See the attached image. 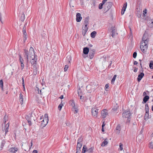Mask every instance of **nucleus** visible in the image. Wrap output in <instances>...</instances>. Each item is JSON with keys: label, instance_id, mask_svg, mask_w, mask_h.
I'll return each mask as SVG.
<instances>
[{"label": "nucleus", "instance_id": "nucleus-1", "mask_svg": "<svg viewBox=\"0 0 153 153\" xmlns=\"http://www.w3.org/2000/svg\"><path fill=\"white\" fill-rule=\"evenodd\" d=\"M142 42L140 45V48L143 53L145 52L147 49L149 39L144 33L142 39Z\"/></svg>", "mask_w": 153, "mask_h": 153}, {"label": "nucleus", "instance_id": "nucleus-2", "mask_svg": "<svg viewBox=\"0 0 153 153\" xmlns=\"http://www.w3.org/2000/svg\"><path fill=\"white\" fill-rule=\"evenodd\" d=\"M34 55H35L34 49L32 47L30 48L29 51L26 49L24 50V56L25 58V59H26L27 61V63L26 64V65H27L29 57L30 58H31Z\"/></svg>", "mask_w": 153, "mask_h": 153}, {"label": "nucleus", "instance_id": "nucleus-3", "mask_svg": "<svg viewBox=\"0 0 153 153\" xmlns=\"http://www.w3.org/2000/svg\"><path fill=\"white\" fill-rule=\"evenodd\" d=\"M8 120V117L5 115L3 119V126L2 127V130L3 131H5V134H7L8 131V130L9 129V122H8L6 124V122Z\"/></svg>", "mask_w": 153, "mask_h": 153}, {"label": "nucleus", "instance_id": "nucleus-4", "mask_svg": "<svg viewBox=\"0 0 153 153\" xmlns=\"http://www.w3.org/2000/svg\"><path fill=\"white\" fill-rule=\"evenodd\" d=\"M48 114H45L44 118L43 120L41 121V127H45L46 125L47 124L48 121Z\"/></svg>", "mask_w": 153, "mask_h": 153}, {"label": "nucleus", "instance_id": "nucleus-5", "mask_svg": "<svg viewBox=\"0 0 153 153\" xmlns=\"http://www.w3.org/2000/svg\"><path fill=\"white\" fill-rule=\"evenodd\" d=\"M99 109L96 108H93L91 109V113L93 117L94 118H97L98 116Z\"/></svg>", "mask_w": 153, "mask_h": 153}, {"label": "nucleus", "instance_id": "nucleus-6", "mask_svg": "<svg viewBox=\"0 0 153 153\" xmlns=\"http://www.w3.org/2000/svg\"><path fill=\"white\" fill-rule=\"evenodd\" d=\"M122 114L123 117L126 118H129L131 115V113L129 110H127L124 111Z\"/></svg>", "mask_w": 153, "mask_h": 153}, {"label": "nucleus", "instance_id": "nucleus-7", "mask_svg": "<svg viewBox=\"0 0 153 153\" xmlns=\"http://www.w3.org/2000/svg\"><path fill=\"white\" fill-rule=\"evenodd\" d=\"M37 56L36 55H35L31 58V60L30 61V62L32 65H36V61L37 60Z\"/></svg>", "mask_w": 153, "mask_h": 153}, {"label": "nucleus", "instance_id": "nucleus-8", "mask_svg": "<svg viewBox=\"0 0 153 153\" xmlns=\"http://www.w3.org/2000/svg\"><path fill=\"white\" fill-rule=\"evenodd\" d=\"M101 114L102 117L105 118L108 114V111L107 110L104 109L101 111Z\"/></svg>", "mask_w": 153, "mask_h": 153}, {"label": "nucleus", "instance_id": "nucleus-9", "mask_svg": "<svg viewBox=\"0 0 153 153\" xmlns=\"http://www.w3.org/2000/svg\"><path fill=\"white\" fill-rule=\"evenodd\" d=\"M88 29V28L87 27L82 26V34L83 36H85L86 33H87Z\"/></svg>", "mask_w": 153, "mask_h": 153}, {"label": "nucleus", "instance_id": "nucleus-10", "mask_svg": "<svg viewBox=\"0 0 153 153\" xmlns=\"http://www.w3.org/2000/svg\"><path fill=\"white\" fill-rule=\"evenodd\" d=\"M95 53V50L94 49L90 50L88 56L89 58L92 59L94 57V55Z\"/></svg>", "mask_w": 153, "mask_h": 153}, {"label": "nucleus", "instance_id": "nucleus-11", "mask_svg": "<svg viewBox=\"0 0 153 153\" xmlns=\"http://www.w3.org/2000/svg\"><path fill=\"white\" fill-rule=\"evenodd\" d=\"M82 19L81 14L79 13H77L76 14V21L77 22H80Z\"/></svg>", "mask_w": 153, "mask_h": 153}, {"label": "nucleus", "instance_id": "nucleus-12", "mask_svg": "<svg viewBox=\"0 0 153 153\" xmlns=\"http://www.w3.org/2000/svg\"><path fill=\"white\" fill-rule=\"evenodd\" d=\"M113 4L112 2H107L105 4V7H107V10H108L112 7Z\"/></svg>", "mask_w": 153, "mask_h": 153}, {"label": "nucleus", "instance_id": "nucleus-13", "mask_svg": "<svg viewBox=\"0 0 153 153\" xmlns=\"http://www.w3.org/2000/svg\"><path fill=\"white\" fill-rule=\"evenodd\" d=\"M144 75V74L143 72L141 73L140 74L138 75L137 78V81L138 82L140 81L143 78Z\"/></svg>", "mask_w": 153, "mask_h": 153}, {"label": "nucleus", "instance_id": "nucleus-14", "mask_svg": "<svg viewBox=\"0 0 153 153\" xmlns=\"http://www.w3.org/2000/svg\"><path fill=\"white\" fill-rule=\"evenodd\" d=\"M89 17H86L84 20V24L85 27H87L89 23Z\"/></svg>", "mask_w": 153, "mask_h": 153}, {"label": "nucleus", "instance_id": "nucleus-15", "mask_svg": "<svg viewBox=\"0 0 153 153\" xmlns=\"http://www.w3.org/2000/svg\"><path fill=\"white\" fill-rule=\"evenodd\" d=\"M19 102L20 104L22 105L23 103V95L22 93H20L19 95Z\"/></svg>", "mask_w": 153, "mask_h": 153}, {"label": "nucleus", "instance_id": "nucleus-16", "mask_svg": "<svg viewBox=\"0 0 153 153\" xmlns=\"http://www.w3.org/2000/svg\"><path fill=\"white\" fill-rule=\"evenodd\" d=\"M111 29H112L111 33L112 34L111 35L112 37L113 38L115 35L116 30L115 28L113 27H111Z\"/></svg>", "mask_w": 153, "mask_h": 153}, {"label": "nucleus", "instance_id": "nucleus-17", "mask_svg": "<svg viewBox=\"0 0 153 153\" xmlns=\"http://www.w3.org/2000/svg\"><path fill=\"white\" fill-rule=\"evenodd\" d=\"M89 51V49L87 47L84 48L83 49V53L85 54H87Z\"/></svg>", "mask_w": 153, "mask_h": 153}, {"label": "nucleus", "instance_id": "nucleus-18", "mask_svg": "<svg viewBox=\"0 0 153 153\" xmlns=\"http://www.w3.org/2000/svg\"><path fill=\"white\" fill-rule=\"evenodd\" d=\"M71 60V56L70 55H69L66 57L65 61L67 64H69Z\"/></svg>", "mask_w": 153, "mask_h": 153}, {"label": "nucleus", "instance_id": "nucleus-19", "mask_svg": "<svg viewBox=\"0 0 153 153\" xmlns=\"http://www.w3.org/2000/svg\"><path fill=\"white\" fill-rule=\"evenodd\" d=\"M22 32L23 33V36L24 38V41H25L27 39L26 36L27 35L26 30H23Z\"/></svg>", "mask_w": 153, "mask_h": 153}, {"label": "nucleus", "instance_id": "nucleus-20", "mask_svg": "<svg viewBox=\"0 0 153 153\" xmlns=\"http://www.w3.org/2000/svg\"><path fill=\"white\" fill-rule=\"evenodd\" d=\"M17 150V148H11L9 149L10 152L13 153L16 152Z\"/></svg>", "mask_w": 153, "mask_h": 153}, {"label": "nucleus", "instance_id": "nucleus-21", "mask_svg": "<svg viewBox=\"0 0 153 153\" xmlns=\"http://www.w3.org/2000/svg\"><path fill=\"white\" fill-rule=\"evenodd\" d=\"M149 99V97L148 96H146L143 98V103H146Z\"/></svg>", "mask_w": 153, "mask_h": 153}, {"label": "nucleus", "instance_id": "nucleus-22", "mask_svg": "<svg viewBox=\"0 0 153 153\" xmlns=\"http://www.w3.org/2000/svg\"><path fill=\"white\" fill-rule=\"evenodd\" d=\"M94 147H92L87 149V152H88V153H93V150L94 149Z\"/></svg>", "mask_w": 153, "mask_h": 153}, {"label": "nucleus", "instance_id": "nucleus-23", "mask_svg": "<svg viewBox=\"0 0 153 153\" xmlns=\"http://www.w3.org/2000/svg\"><path fill=\"white\" fill-rule=\"evenodd\" d=\"M35 90L36 92L38 94H40V95H42V92L41 90H39V88L38 87H36L35 89Z\"/></svg>", "mask_w": 153, "mask_h": 153}, {"label": "nucleus", "instance_id": "nucleus-24", "mask_svg": "<svg viewBox=\"0 0 153 153\" xmlns=\"http://www.w3.org/2000/svg\"><path fill=\"white\" fill-rule=\"evenodd\" d=\"M96 34V32L95 31H94L91 33V36L92 38H94L95 37Z\"/></svg>", "mask_w": 153, "mask_h": 153}, {"label": "nucleus", "instance_id": "nucleus-25", "mask_svg": "<svg viewBox=\"0 0 153 153\" xmlns=\"http://www.w3.org/2000/svg\"><path fill=\"white\" fill-rule=\"evenodd\" d=\"M107 139L106 138L105 140L102 143V144H101V146H104L105 145L107 144L108 142L106 140Z\"/></svg>", "mask_w": 153, "mask_h": 153}, {"label": "nucleus", "instance_id": "nucleus-26", "mask_svg": "<svg viewBox=\"0 0 153 153\" xmlns=\"http://www.w3.org/2000/svg\"><path fill=\"white\" fill-rule=\"evenodd\" d=\"M69 103L70 105H71L73 107H74L75 106V105L74 102V101L73 100H71L69 101Z\"/></svg>", "mask_w": 153, "mask_h": 153}, {"label": "nucleus", "instance_id": "nucleus-27", "mask_svg": "<svg viewBox=\"0 0 153 153\" xmlns=\"http://www.w3.org/2000/svg\"><path fill=\"white\" fill-rule=\"evenodd\" d=\"M149 116V111L146 112V114L145 115L144 117V119L145 120H147L148 119Z\"/></svg>", "mask_w": 153, "mask_h": 153}, {"label": "nucleus", "instance_id": "nucleus-28", "mask_svg": "<svg viewBox=\"0 0 153 153\" xmlns=\"http://www.w3.org/2000/svg\"><path fill=\"white\" fill-rule=\"evenodd\" d=\"M87 149L88 148L86 147V146L85 145H84L82 149V152L83 153H85L87 152Z\"/></svg>", "mask_w": 153, "mask_h": 153}, {"label": "nucleus", "instance_id": "nucleus-29", "mask_svg": "<svg viewBox=\"0 0 153 153\" xmlns=\"http://www.w3.org/2000/svg\"><path fill=\"white\" fill-rule=\"evenodd\" d=\"M117 77V75H114L113 78H112L111 81V83L112 84H114V81H115L116 78Z\"/></svg>", "mask_w": 153, "mask_h": 153}, {"label": "nucleus", "instance_id": "nucleus-30", "mask_svg": "<svg viewBox=\"0 0 153 153\" xmlns=\"http://www.w3.org/2000/svg\"><path fill=\"white\" fill-rule=\"evenodd\" d=\"M5 143V142L4 140H2L1 143L0 147L1 149V150L2 149L3 147H4V144Z\"/></svg>", "mask_w": 153, "mask_h": 153}, {"label": "nucleus", "instance_id": "nucleus-31", "mask_svg": "<svg viewBox=\"0 0 153 153\" xmlns=\"http://www.w3.org/2000/svg\"><path fill=\"white\" fill-rule=\"evenodd\" d=\"M25 19V16L24 13L22 14L21 17V20L23 22Z\"/></svg>", "mask_w": 153, "mask_h": 153}, {"label": "nucleus", "instance_id": "nucleus-32", "mask_svg": "<svg viewBox=\"0 0 153 153\" xmlns=\"http://www.w3.org/2000/svg\"><path fill=\"white\" fill-rule=\"evenodd\" d=\"M3 82L2 79L0 80V86L2 89V90H3Z\"/></svg>", "mask_w": 153, "mask_h": 153}, {"label": "nucleus", "instance_id": "nucleus-33", "mask_svg": "<svg viewBox=\"0 0 153 153\" xmlns=\"http://www.w3.org/2000/svg\"><path fill=\"white\" fill-rule=\"evenodd\" d=\"M127 6V3L126 2L124 4L123 7L122 8V10H123L124 11H125L126 8Z\"/></svg>", "mask_w": 153, "mask_h": 153}, {"label": "nucleus", "instance_id": "nucleus-34", "mask_svg": "<svg viewBox=\"0 0 153 153\" xmlns=\"http://www.w3.org/2000/svg\"><path fill=\"white\" fill-rule=\"evenodd\" d=\"M82 146V143L77 142L76 148H81Z\"/></svg>", "mask_w": 153, "mask_h": 153}, {"label": "nucleus", "instance_id": "nucleus-35", "mask_svg": "<svg viewBox=\"0 0 153 153\" xmlns=\"http://www.w3.org/2000/svg\"><path fill=\"white\" fill-rule=\"evenodd\" d=\"M149 66L151 69L153 68V61H152L149 63Z\"/></svg>", "mask_w": 153, "mask_h": 153}, {"label": "nucleus", "instance_id": "nucleus-36", "mask_svg": "<svg viewBox=\"0 0 153 153\" xmlns=\"http://www.w3.org/2000/svg\"><path fill=\"white\" fill-rule=\"evenodd\" d=\"M137 16L138 18L141 17V12H140V11L138 12L137 11Z\"/></svg>", "mask_w": 153, "mask_h": 153}, {"label": "nucleus", "instance_id": "nucleus-37", "mask_svg": "<svg viewBox=\"0 0 153 153\" xmlns=\"http://www.w3.org/2000/svg\"><path fill=\"white\" fill-rule=\"evenodd\" d=\"M19 62L20 63H21L22 62H24V60L22 58V57L21 56V55H19Z\"/></svg>", "mask_w": 153, "mask_h": 153}, {"label": "nucleus", "instance_id": "nucleus-38", "mask_svg": "<svg viewBox=\"0 0 153 153\" xmlns=\"http://www.w3.org/2000/svg\"><path fill=\"white\" fill-rule=\"evenodd\" d=\"M63 104L61 103L58 106V108L59 110L60 111L62 108V106H63Z\"/></svg>", "mask_w": 153, "mask_h": 153}, {"label": "nucleus", "instance_id": "nucleus-39", "mask_svg": "<svg viewBox=\"0 0 153 153\" xmlns=\"http://www.w3.org/2000/svg\"><path fill=\"white\" fill-rule=\"evenodd\" d=\"M145 110L146 112L149 111V106L147 104H146L145 105Z\"/></svg>", "mask_w": 153, "mask_h": 153}, {"label": "nucleus", "instance_id": "nucleus-40", "mask_svg": "<svg viewBox=\"0 0 153 153\" xmlns=\"http://www.w3.org/2000/svg\"><path fill=\"white\" fill-rule=\"evenodd\" d=\"M149 147L150 149H153V143L150 142L149 143Z\"/></svg>", "mask_w": 153, "mask_h": 153}, {"label": "nucleus", "instance_id": "nucleus-41", "mask_svg": "<svg viewBox=\"0 0 153 153\" xmlns=\"http://www.w3.org/2000/svg\"><path fill=\"white\" fill-rule=\"evenodd\" d=\"M83 140V138L82 137H80L78 140L77 142L81 143Z\"/></svg>", "mask_w": 153, "mask_h": 153}, {"label": "nucleus", "instance_id": "nucleus-42", "mask_svg": "<svg viewBox=\"0 0 153 153\" xmlns=\"http://www.w3.org/2000/svg\"><path fill=\"white\" fill-rule=\"evenodd\" d=\"M74 111H75V112H74V114L77 113L78 112V109H77V108L75 107V106L73 108Z\"/></svg>", "mask_w": 153, "mask_h": 153}, {"label": "nucleus", "instance_id": "nucleus-43", "mask_svg": "<svg viewBox=\"0 0 153 153\" xmlns=\"http://www.w3.org/2000/svg\"><path fill=\"white\" fill-rule=\"evenodd\" d=\"M21 64V69L22 70L24 68V62H22L21 63H20Z\"/></svg>", "mask_w": 153, "mask_h": 153}, {"label": "nucleus", "instance_id": "nucleus-44", "mask_svg": "<svg viewBox=\"0 0 153 153\" xmlns=\"http://www.w3.org/2000/svg\"><path fill=\"white\" fill-rule=\"evenodd\" d=\"M81 148H76V153H80L81 152Z\"/></svg>", "mask_w": 153, "mask_h": 153}, {"label": "nucleus", "instance_id": "nucleus-45", "mask_svg": "<svg viewBox=\"0 0 153 153\" xmlns=\"http://www.w3.org/2000/svg\"><path fill=\"white\" fill-rule=\"evenodd\" d=\"M116 129L119 131L120 129V126L119 125H117L116 128Z\"/></svg>", "mask_w": 153, "mask_h": 153}, {"label": "nucleus", "instance_id": "nucleus-46", "mask_svg": "<svg viewBox=\"0 0 153 153\" xmlns=\"http://www.w3.org/2000/svg\"><path fill=\"white\" fill-rule=\"evenodd\" d=\"M137 56V53L136 52H134L133 54V57L134 58H135Z\"/></svg>", "mask_w": 153, "mask_h": 153}, {"label": "nucleus", "instance_id": "nucleus-47", "mask_svg": "<svg viewBox=\"0 0 153 153\" xmlns=\"http://www.w3.org/2000/svg\"><path fill=\"white\" fill-rule=\"evenodd\" d=\"M68 68V66L67 65H65L64 68V71H66Z\"/></svg>", "mask_w": 153, "mask_h": 153}, {"label": "nucleus", "instance_id": "nucleus-48", "mask_svg": "<svg viewBox=\"0 0 153 153\" xmlns=\"http://www.w3.org/2000/svg\"><path fill=\"white\" fill-rule=\"evenodd\" d=\"M25 118L27 121H28V120H30V118L29 116L27 115L25 117Z\"/></svg>", "mask_w": 153, "mask_h": 153}, {"label": "nucleus", "instance_id": "nucleus-49", "mask_svg": "<svg viewBox=\"0 0 153 153\" xmlns=\"http://www.w3.org/2000/svg\"><path fill=\"white\" fill-rule=\"evenodd\" d=\"M103 5L101 3H100L99 6V8L100 9H102V6Z\"/></svg>", "mask_w": 153, "mask_h": 153}, {"label": "nucleus", "instance_id": "nucleus-50", "mask_svg": "<svg viewBox=\"0 0 153 153\" xmlns=\"http://www.w3.org/2000/svg\"><path fill=\"white\" fill-rule=\"evenodd\" d=\"M123 144L122 143H120V144H119V146H120V150L121 151H122L123 149Z\"/></svg>", "mask_w": 153, "mask_h": 153}, {"label": "nucleus", "instance_id": "nucleus-51", "mask_svg": "<svg viewBox=\"0 0 153 153\" xmlns=\"http://www.w3.org/2000/svg\"><path fill=\"white\" fill-rule=\"evenodd\" d=\"M127 119L126 120V123H128L130 122V117L128 118H127Z\"/></svg>", "mask_w": 153, "mask_h": 153}, {"label": "nucleus", "instance_id": "nucleus-52", "mask_svg": "<svg viewBox=\"0 0 153 153\" xmlns=\"http://www.w3.org/2000/svg\"><path fill=\"white\" fill-rule=\"evenodd\" d=\"M92 4H93L94 6L95 7L96 5V1L94 0H93L92 1Z\"/></svg>", "mask_w": 153, "mask_h": 153}, {"label": "nucleus", "instance_id": "nucleus-53", "mask_svg": "<svg viewBox=\"0 0 153 153\" xmlns=\"http://www.w3.org/2000/svg\"><path fill=\"white\" fill-rule=\"evenodd\" d=\"M27 122L28 123V124L30 126L32 125V123L31 121V120H28V121H27Z\"/></svg>", "mask_w": 153, "mask_h": 153}, {"label": "nucleus", "instance_id": "nucleus-54", "mask_svg": "<svg viewBox=\"0 0 153 153\" xmlns=\"http://www.w3.org/2000/svg\"><path fill=\"white\" fill-rule=\"evenodd\" d=\"M0 21L2 23H3L2 21V15L1 13L0 12Z\"/></svg>", "mask_w": 153, "mask_h": 153}, {"label": "nucleus", "instance_id": "nucleus-55", "mask_svg": "<svg viewBox=\"0 0 153 153\" xmlns=\"http://www.w3.org/2000/svg\"><path fill=\"white\" fill-rule=\"evenodd\" d=\"M78 94L79 96L81 95L82 93L81 92V91L80 90V91H78Z\"/></svg>", "mask_w": 153, "mask_h": 153}, {"label": "nucleus", "instance_id": "nucleus-56", "mask_svg": "<svg viewBox=\"0 0 153 153\" xmlns=\"http://www.w3.org/2000/svg\"><path fill=\"white\" fill-rule=\"evenodd\" d=\"M33 67V69L35 68H37V66H36V65H32Z\"/></svg>", "mask_w": 153, "mask_h": 153}, {"label": "nucleus", "instance_id": "nucleus-57", "mask_svg": "<svg viewBox=\"0 0 153 153\" xmlns=\"http://www.w3.org/2000/svg\"><path fill=\"white\" fill-rule=\"evenodd\" d=\"M138 70V68H136V67H135L134 68V71L135 72H136L137 71V70Z\"/></svg>", "mask_w": 153, "mask_h": 153}, {"label": "nucleus", "instance_id": "nucleus-58", "mask_svg": "<svg viewBox=\"0 0 153 153\" xmlns=\"http://www.w3.org/2000/svg\"><path fill=\"white\" fill-rule=\"evenodd\" d=\"M125 11H124L123 10H122L121 11V14L122 15H123L125 12Z\"/></svg>", "mask_w": 153, "mask_h": 153}, {"label": "nucleus", "instance_id": "nucleus-59", "mask_svg": "<svg viewBox=\"0 0 153 153\" xmlns=\"http://www.w3.org/2000/svg\"><path fill=\"white\" fill-rule=\"evenodd\" d=\"M37 74V72L33 71V74L34 75H36Z\"/></svg>", "mask_w": 153, "mask_h": 153}, {"label": "nucleus", "instance_id": "nucleus-60", "mask_svg": "<svg viewBox=\"0 0 153 153\" xmlns=\"http://www.w3.org/2000/svg\"><path fill=\"white\" fill-rule=\"evenodd\" d=\"M38 152L37 150H33L32 153H37Z\"/></svg>", "mask_w": 153, "mask_h": 153}, {"label": "nucleus", "instance_id": "nucleus-61", "mask_svg": "<svg viewBox=\"0 0 153 153\" xmlns=\"http://www.w3.org/2000/svg\"><path fill=\"white\" fill-rule=\"evenodd\" d=\"M108 87H109V86H108V84H106L105 85V88H108Z\"/></svg>", "mask_w": 153, "mask_h": 153}, {"label": "nucleus", "instance_id": "nucleus-62", "mask_svg": "<svg viewBox=\"0 0 153 153\" xmlns=\"http://www.w3.org/2000/svg\"><path fill=\"white\" fill-rule=\"evenodd\" d=\"M138 63L136 61H134V65H136Z\"/></svg>", "mask_w": 153, "mask_h": 153}, {"label": "nucleus", "instance_id": "nucleus-63", "mask_svg": "<svg viewBox=\"0 0 153 153\" xmlns=\"http://www.w3.org/2000/svg\"><path fill=\"white\" fill-rule=\"evenodd\" d=\"M37 70H38L37 69V68H35L33 69V71H35L37 72Z\"/></svg>", "mask_w": 153, "mask_h": 153}, {"label": "nucleus", "instance_id": "nucleus-64", "mask_svg": "<svg viewBox=\"0 0 153 153\" xmlns=\"http://www.w3.org/2000/svg\"><path fill=\"white\" fill-rule=\"evenodd\" d=\"M106 2L105 1H104V0H103L102 2L101 3L103 5L105 3V2Z\"/></svg>", "mask_w": 153, "mask_h": 153}]
</instances>
